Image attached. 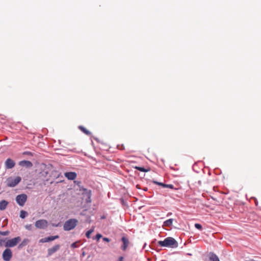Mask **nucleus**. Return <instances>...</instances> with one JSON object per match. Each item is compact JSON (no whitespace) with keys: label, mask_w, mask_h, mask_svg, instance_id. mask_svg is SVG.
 I'll return each mask as SVG.
<instances>
[{"label":"nucleus","mask_w":261,"mask_h":261,"mask_svg":"<svg viewBox=\"0 0 261 261\" xmlns=\"http://www.w3.org/2000/svg\"><path fill=\"white\" fill-rule=\"evenodd\" d=\"M41 175L43 177L44 182H49L51 184L61 176V173L51 168L43 170L41 172Z\"/></svg>","instance_id":"obj_1"},{"label":"nucleus","mask_w":261,"mask_h":261,"mask_svg":"<svg viewBox=\"0 0 261 261\" xmlns=\"http://www.w3.org/2000/svg\"><path fill=\"white\" fill-rule=\"evenodd\" d=\"M158 245L160 247L176 248L178 246L177 242L172 237H168L164 241H159Z\"/></svg>","instance_id":"obj_2"},{"label":"nucleus","mask_w":261,"mask_h":261,"mask_svg":"<svg viewBox=\"0 0 261 261\" xmlns=\"http://www.w3.org/2000/svg\"><path fill=\"white\" fill-rule=\"evenodd\" d=\"M77 220L70 219L65 222L63 225V229L65 231H69L74 229L77 225Z\"/></svg>","instance_id":"obj_3"},{"label":"nucleus","mask_w":261,"mask_h":261,"mask_svg":"<svg viewBox=\"0 0 261 261\" xmlns=\"http://www.w3.org/2000/svg\"><path fill=\"white\" fill-rule=\"evenodd\" d=\"M21 180L20 176L13 177L10 176L7 178L6 180V185L9 187H14L18 184Z\"/></svg>","instance_id":"obj_4"},{"label":"nucleus","mask_w":261,"mask_h":261,"mask_svg":"<svg viewBox=\"0 0 261 261\" xmlns=\"http://www.w3.org/2000/svg\"><path fill=\"white\" fill-rule=\"evenodd\" d=\"M21 241V238L17 237L10 240H7L5 246L7 247H13L15 246Z\"/></svg>","instance_id":"obj_5"},{"label":"nucleus","mask_w":261,"mask_h":261,"mask_svg":"<svg viewBox=\"0 0 261 261\" xmlns=\"http://www.w3.org/2000/svg\"><path fill=\"white\" fill-rule=\"evenodd\" d=\"M27 195L25 194L18 195L16 197V201L20 206H23L27 200Z\"/></svg>","instance_id":"obj_6"},{"label":"nucleus","mask_w":261,"mask_h":261,"mask_svg":"<svg viewBox=\"0 0 261 261\" xmlns=\"http://www.w3.org/2000/svg\"><path fill=\"white\" fill-rule=\"evenodd\" d=\"M2 256L5 261H10L12 257V252L11 249H6L3 252Z\"/></svg>","instance_id":"obj_7"},{"label":"nucleus","mask_w":261,"mask_h":261,"mask_svg":"<svg viewBox=\"0 0 261 261\" xmlns=\"http://www.w3.org/2000/svg\"><path fill=\"white\" fill-rule=\"evenodd\" d=\"M48 222L45 220H39L35 222V226L40 229H44L47 227Z\"/></svg>","instance_id":"obj_8"},{"label":"nucleus","mask_w":261,"mask_h":261,"mask_svg":"<svg viewBox=\"0 0 261 261\" xmlns=\"http://www.w3.org/2000/svg\"><path fill=\"white\" fill-rule=\"evenodd\" d=\"M60 248V245L59 244L56 245L51 248L47 249V256H50L53 254L57 252Z\"/></svg>","instance_id":"obj_9"},{"label":"nucleus","mask_w":261,"mask_h":261,"mask_svg":"<svg viewBox=\"0 0 261 261\" xmlns=\"http://www.w3.org/2000/svg\"><path fill=\"white\" fill-rule=\"evenodd\" d=\"M15 165V162L11 159H8L5 162V167L7 169H12Z\"/></svg>","instance_id":"obj_10"},{"label":"nucleus","mask_w":261,"mask_h":261,"mask_svg":"<svg viewBox=\"0 0 261 261\" xmlns=\"http://www.w3.org/2000/svg\"><path fill=\"white\" fill-rule=\"evenodd\" d=\"M59 236H50L47 238L41 239L39 240V243H46L50 241L55 240V239L59 238Z\"/></svg>","instance_id":"obj_11"},{"label":"nucleus","mask_w":261,"mask_h":261,"mask_svg":"<svg viewBox=\"0 0 261 261\" xmlns=\"http://www.w3.org/2000/svg\"><path fill=\"white\" fill-rule=\"evenodd\" d=\"M64 175L69 180H74L77 176L76 173L74 172H66Z\"/></svg>","instance_id":"obj_12"},{"label":"nucleus","mask_w":261,"mask_h":261,"mask_svg":"<svg viewBox=\"0 0 261 261\" xmlns=\"http://www.w3.org/2000/svg\"><path fill=\"white\" fill-rule=\"evenodd\" d=\"M121 240L123 243V244L121 246V249L123 251H125L126 250V248L128 247V246L129 244V242L128 239L127 238H126L125 237H123L121 239Z\"/></svg>","instance_id":"obj_13"},{"label":"nucleus","mask_w":261,"mask_h":261,"mask_svg":"<svg viewBox=\"0 0 261 261\" xmlns=\"http://www.w3.org/2000/svg\"><path fill=\"white\" fill-rule=\"evenodd\" d=\"M19 165L21 166H25L31 167L33 166L32 163L29 161H22L19 162Z\"/></svg>","instance_id":"obj_14"},{"label":"nucleus","mask_w":261,"mask_h":261,"mask_svg":"<svg viewBox=\"0 0 261 261\" xmlns=\"http://www.w3.org/2000/svg\"><path fill=\"white\" fill-rule=\"evenodd\" d=\"M8 204V202L6 200H3L0 201V210H5Z\"/></svg>","instance_id":"obj_15"},{"label":"nucleus","mask_w":261,"mask_h":261,"mask_svg":"<svg viewBox=\"0 0 261 261\" xmlns=\"http://www.w3.org/2000/svg\"><path fill=\"white\" fill-rule=\"evenodd\" d=\"M173 221V219H169L168 220H167L164 222V226L166 227L171 226L172 225Z\"/></svg>","instance_id":"obj_16"},{"label":"nucleus","mask_w":261,"mask_h":261,"mask_svg":"<svg viewBox=\"0 0 261 261\" xmlns=\"http://www.w3.org/2000/svg\"><path fill=\"white\" fill-rule=\"evenodd\" d=\"M79 129L83 132L84 134H85L87 135H91V132L87 130L85 127L83 126H79Z\"/></svg>","instance_id":"obj_17"},{"label":"nucleus","mask_w":261,"mask_h":261,"mask_svg":"<svg viewBox=\"0 0 261 261\" xmlns=\"http://www.w3.org/2000/svg\"><path fill=\"white\" fill-rule=\"evenodd\" d=\"M135 169L138 170L140 171L147 172L150 171V169H146L144 167H139V166H134L133 167Z\"/></svg>","instance_id":"obj_18"},{"label":"nucleus","mask_w":261,"mask_h":261,"mask_svg":"<svg viewBox=\"0 0 261 261\" xmlns=\"http://www.w3.org/2000/svg\"><path fill=\"white\" fill-rule=\"evenodd\" d=\"M29 242V240L28 239H24L22 242L19 245L18 248H21L22 247L26 246Z\"/></svg>","instance_id":"obj_19"},{"label":"nucleus","mask_w":261,"mask_h":261,"mask_svg":"<svg viewBox=\"0 0 261 261\" xmlns=\"http://www.w3.org/2000/svg\"><path fill=\"white\" fill-rule=\"evenodd\" d=\"M27 213L24 211H21L20 213V217L24 219L27 216Z\"/></svg>","instance_id":"obj_20"},{"label":"nucleus","mask_w":261,"mask_h":261,"mask_svg":"<svg viewBox=\"0 0 261 261\" xmlns=\"http://www.w3.org/2000/svg\"><path fill=\"white\" fill-rule=\"evenodd\" d=\"M93 231H94L93 229H91L89 230L88 231H87L86 233V237L88 238H90V235L93 232Z\"/></svg>","instance_id":"obj_21"},{"label":"nucleus","mask_w":261,"mask_h":261,"mask_svg":"<svg viewBox=\"0 0 261 261\" xmlns=\"http://www.w3.org/2000/svg\"><path fill=\"white\" fill-rule=\"evenodd\" d=\"M153 182L156 185H159V186H162L164 188V186L165 185V184H163L162 182H158V181H153Z\"/></svg>","instance_id":"obj_22"},{"label":"nucleus","mask_w":261,"mask_h":261,"mask_svg":"<svg viewBox=\"0 0 261 261\" xmlns=\"http://www.w3.org/2000/svg\"><path fill=\"white\" fill-rule=\"evenodd\" d=\"M164 188H169L171 189H174L173 185L171 184H165V185L164 186Z\"/></svg>","instance_id":"obj_23"},{"label":"nucleus","mask_w":261,"mask_h":261,"mask_svg":"<svg viewBox=\"0 0 261 261\" xmlns=\"http://www.w3.org/2000/svg\"><path fill=\"white\" fill-rule=\"evenodd\" d=\"M9 234V231H0V234L2 236H7Z\"/></svg>","instance_id":"obj_24"},{"label":"nucleus","mask_w":261,"mask_h":261,"mask_svg":"<svg viewBox=\"0 0 261 261\" xmlns=\"http://www.w3.org/2000/svg\"><path fill=\"white\" fill-rule=\"evenodd\" d=\"M6 242V240L0 239V246H3L4 245H5Z\"/></svg>","instance_id":"obj_25"},{"label":"nucleus","mask_w":261,"mask_h":261,"mask_svg":"<svg viewBox=\"0 0 261 261\" xmlns=\"http://www.w3.org/2000/svg\"><path fill=\"white\" fill-rule=\"evenodd\" d=\"M25 227L28 230H31L32 225L31 224H27L25 226Z\"/></svg>","instance_id":"obj_26"},{"label":"nucleus","mask_w":261,"mask_h":261,"mask_svg":"<svg viewBox=\"0 0 261 261\" xmlns=\"http://www.w3.org/2000/svg\"><path fill=\"white\" fill-rule=\"evenodd\" d=\"M213 261H220L218 256L214 254H213Z\"/></svg>","instance_id":"obj_27"},{"label":"nucleus","mask_w":261,"mask_h":261,"mask_svg":"<svg viewBox=\"0 0 261 261\" xmlns=\"http://www.w3.org/2000/svg\"><path fill=\"white\" fill-rule=\"evenodd\" d=\"M195 226L196 228L199 229H200L202 228L201 224H198V223H196L195 224Z\"/></svg>","instance_id":"obj_28"},{"label":"nucleus","mask_w":261,"mask_h":261,"mask_svg":"<svg viewBox=\"0 0 261 261\" xmlns=\"http://www.w3.org/2000/svg\"><path fill=\"white\" fill-rule=\"evenodd\" d=\"M71 247L73 248L77 247V242H74L71 245Z\"/></svg>","instance_id":"obj_29"},{"label":"nucleus","mask_w":261,"mask_h":261,"mask_svg":"<svg viewBox=\"0 0 261 261\" xmlns=\"http://www.w3.org/2000/svg\"><path fill=\"white\" fill-rule=\"evenodd\" d=\"M102 237V236L99 234V233H98L96 234V239L98 241Z\"/></svg>","instance_id":"obj_30"},{"label":"nucleus","mask_w":261,"mask_h":261,"mask_svg":"<svg viewBox=\"0 0 261 261\" xmlns=\"http://www.w3.org/2000/svg\"><path fill=\"white\" fill-rule=\"evenodd\" d=\"M103 240L107 242H109L110 241V240L108 238H103Z\"/></svg>","instance_id":"obj_31"},{"label":"nucleus","mask_w":261,"mask_h":261,"mask_svg":"<svg viewBox=\"0 0 261 261\" xmlns=\"http://www.w3.org/2000/svg\"><path fill=\"white\" fill-rule=\"evenodd\" d=\"M208 261H212V254H209Z\"/></svg>","instance_id":"obj_32"},{"label":"nucleus","mask_w":261,"mask_h":261,"mask_svg":"<svg viewBox=\"0 0 261 261\" xmlns=\"http://www.w3.org/2000/svg\"><path fill=\"white\" fill-rule=\"evenodd\" d=\"M118 261H123V257L122 256L119 257Z\"/></svg>","instance_id":"obj_33"},{"label":"nucleus","mask_w":261,"mask_h":261,"mask_svg":"<svg viewBox=\"0 0 261 261\" xmlns=\"http://www.w3.org/2000/svg\"><path fill=\"white\" fill-rule=\"evenodd\" d=\"M61 181H62V180H60V181H57V183H59V182H61Z\"/></svg>","instance_id":"obj_34"}]
</instances>
